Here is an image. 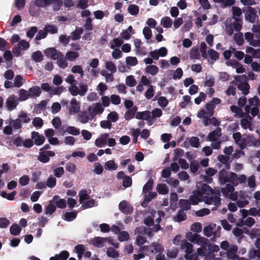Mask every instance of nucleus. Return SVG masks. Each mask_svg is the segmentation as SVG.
<instances>
[{
    "instance_id": "nucleus-1",
    "label": "nucleus",
    "mask_w": 260,
    "mask_h": 260,
    "mask_svg": "<svg viewBox=\"0 0 260 260\" xmlns=\"http://www.w3.org/2000/svg\"><path fill=\"white\" fill-rule=\"evenodd\" d=\"M197 190L192 191L189 197V202L192 205H197L203 201L208 205H213L212 210L216 209L220 204L219 192H214L212 189L207 184L199 181L196 183Z\"/></svg>"
},
{
    "instance_id": "nucleus-2",
    "label": "nucleus",
    "mask_w": 260,
    "mask_h": 260,
    "mask_svg": "<svg viewBox=\"0 0 260 260\" xmlns=\"http://www.w3.org/2000/svg\"><path fill=\"white\" fill-rule=\"evenodd\" d=\"M218 176L219 180L221 184L224 185L229 182L233 186L245 183L247 179L246 176L244 174L238 175L235 173L228 172L224 170L219 172Z\"/></svg>"
},
{
    "instance_id": "nucleus-3",
    "label": "nucleus",
    "mask_w": 260,
    "mask_h": 260,
    "mask_svg": "<svg viewBox=\"0 0 260 260\" xmlns=\"http://www.w3.org/2000/svg\"><path fill=\"white\" fill-rule=\"evenodd\" d=\"M220 248L225 252H220L219 255L223 256L225 255L229 259L236 260L238 257L237 252L238 251L237 246L233 244L230 245L227 241H223L220 243Z\"/></svg>"
},
{
    "instance_id": "nucleus-4",
    "label": "nucleus",
    "mask_w": 260,
    "mask_h": 260,
    "mask_svg": "<svg viewBox=\"0 0 260 260\" xmlns=\"http://www.w3.org/2000/svg\"><path fill=\"white\" fill-rule=\"evenodd\" d=\"M248 103L249 105H246L244 109L246 113L249 114L250 111L251 107H252L251 114L253 116L256 115L259 112L258 107L260 106V100L259 98L256 96H254L249 99Z\"/></svg>"
},
{
    "instance_id": "nucleus-5",
    "label": "nucleus",
    "mask_w": 260,
    "mask_h": 260,
    "mask_svg": "<svg viewBox=\"0 0 260 260\" xmlns=\"http://www.w3.org/2000/svg\"><path fill=\"white\" fill-rule=\"evenodd\" d=\"M35 5L40 8H46L52 5L54 11H58L62 4L61 0H34Z\"/></svg>"
},
{
    "instance_id": "nucleus-6",
    "label": "nucleus",
    "mask_w": 260,
    "mask_h": 260,
    "mask_svg": "<svg viewBox=\"0 0 260 260\" xmlns=\"http://www.w3.org/2000/svg\"><path fill=\"white\" fill-rule=\"evenodd\" d=\"M220 230V228L219 226H216L215 224L210 223L204 227L203 232L204 234L208 237H210L212 235L219 237Z\"/></svg>"
},
{
    "instance_id": "nucleus-7",
    "label": "nucleus",
    "mask_w": 260,
    "mask_h": 260,
    "mask_svg": "<svg viewBox=\"0 0 260 260\" xmlns=\"http://www.w3.org/2000/svg\"><path fill=\"white\" fill-rule=\"evenodd\" d=\"M244 37L250 45L253 47L260 46V34L254 35L252 32H247L245 33Z\"/></svg>"
},
{
    "instance_id": "nucleus-8",
    "label": "nucleus",
    "mask_w": 260,
    "mask_h": 260,
    "mask_svg": "<svg viewBox=\"0 0 260 260\" xmlns=\"http://www.w3.org/2000/svg\"><path fill=\"white\" fill-rule=\"evenodd\" d=\"M221 191L223 196L225 198H228L233 201L237 200L236 194L237 193L235 191L234 186L232 184H226L224 187L221 189Z\"/></svg>"
},
{
    "instance_id": "nucleus-9",
    "label": "nucleus",
    "mask_w": 260,
    "mask_h": 260,
    "mask_svg": "<svg viewBox=\"0 0 260 260\" xmlns=\"http://www.w3.org/2000/svg\"><path fill=\"white\" fill-rule=\"evenodd\" d=\"M104 108L100 103H96L90 106L87 108V112L89 113L91 118L93 119L96 115L102 114Z\"/></svg>"
},
{
    "instance_id": "nucleus-10",
    "label": "nucleus",
    "mask_w": 260,
    "mask_h": 260,
    "mask_svg": "<svg viewBox=\"0 0 260 260\" xmlns=\"http://www.w3.org/2000/svg\"><path fill=\"white\" fill-rule=\"evenodd\" d=\"M81 104L75 99H72L68 106V112L70 115H75L80 111Z\"/></svg>"
},
{
    "instance_id": "nucleus-11",
    "label": "nucleus",
    "mask_w": 260,
    "mask_h": 260,
    "mask_svg": "<svg viewBox=\"0 0 260 260\" xmlns=\"http://www.w3.org/2000/svg\"><path fill=\"white\" fill-rule=\"evenodd\" d=\"M112 244L111 240L108 238L95 237L92 239L89 243L97 247H103L106 246V243Z\"/></svg>"
},
{
    "instance_id": "nucleus-12",
    "label": "nucleus",
    "mask_w": 260,
    "mask_h": 260,
    "mask_svg": "<svg viewBox=\"0 0 260 260\" xmlns=\"http://www.w3.org/2000/svg\"><path fill=\"white\" fill-rule=\"evenodd\" d=\"M167 54L168 50L165 47H162L158 49H155L149 52V55L155 60H158L159 57H165Z\"/></svg>"
},
{
    "instance_id": "nucleus-13",
    "label": "nucleus",
    "mask_w": 260,
    "mask_h": 260,
    "mask_svg": "<svg viewBox=\"0 0 260 260\" xmlns=\"http://www.w3.org/2000/svg\"><path fill=\"white\" fill-rule=\"evenodd\" d=\"M29 47V44L25 40H21L19 42L17 46H15L13 49V53L16 56L21 55V50H26Z\"/></svg>"
},
{
    "instance_id": "nucleus-14",
    "label": "nucleus",
    "mask_w": 260,
    "mask_h": 260,
    "mask_svg": "<svg viewBox=\"0 0 260 260\" xmlns=\"http://www.w3.org/2000/svg\"><path fill=\"white\" fill-rule=\"evenodd\" d=\"M18 98L14 95L10 96L7 100L6 104L8 110L12 111L14 109L19 103Z\"/></svg>"
},
{
    "instance_id": "nucleus-15",
    "label": "nucleus",
    "mask_w": 260,
    "mask_h": 260,
    "mask_svg": "<svg viewBox=\"0 0 260 260\" xmlns=\"http://www.w3.org/2000/svg\"><path fill=\"white\" fill-rule=\"evenodd\" d=\"M256 12L253 8L249 7L247 12L245 14L246 20L250 23H254L257 19V16L256 14Z\"/></svg>"
},
{
    "instance_id": "nucleus-16",
    "label": "nucleus",
    "mask_w": 260,
    "mask_h": 260,
    "mask_svg": "<svg viewBox=\"0 0 260 260\" xmlns=\"http://www.w3.org/2000/svg\"><path fill=\"white\" fill-rule=\"evenodd\" d=\"M44 54L46 56L50 57L53 60H57L62 54L54 48H49L46 49Z\"/></svg>"
},
{
    "instance_id": "nucleus-17",
    "label": "nucleus",
    "mask_w": 260,
    "mask_h": 260,
    "mask_svg": "<svg viewBox=\"0 0 260 260\" xmlns=\"http://www.w3.org/2000/svg\"><path fill=\"white\" fill-rule=\"evenodd\" d=\"M217 173V170L212 168H208L205 172V175H201V179L207 183L212 182L213 179L212 176H214Z\"/></svg>"
},
{
    "instance_id": "nucleus-18",
    "label": "nucleus",
    "mask_w": 260,
    "mask_h": 260,
    "mask_svg": "<svg viewBox=\"0 0 260 260\" xmlns=\"http://www.w3.org/2000/svg\"><path fill=\"white\" fill-rule=\"evenodd\" d=\"M135 117L138 119L146 120L148 125H151V121L150 120L151 119L150 111L138 112L136 113Z\"/></svg>"
},
{
    "instance_id": "nucleus-19",
    "label": "nucleus",
    "mask_w": 260,
    "mask_h": 260,
    "mask_svg": "<svg viewBox=\"0 0 260 260\" xmlns=\"http://www.w3.org/2000/svg\"><path fill=\"white\" fill-rule=\"evenodd\" d=\"M31 139L34 140L35 144L37 146L42 145L45 140V138L43 135L35 131L31 133Z\"/></svg>"
},
{
    "instance_id": "nucleus-20",
    "label": "nucleus",
    "mask_w": 260,
    "mask_h": 260,
    "mask_svg": "<svg viewBox=\"0 0 260 260\" xmlns=\"http://www.w3.org/2000/svg\"><path fill=\"white\" fill-rule=\"evenodd\" d=\"M120 210L124 214H131L133 211V208L125 201H121L119 205Z\"/></svg>"
},
{
    "instance_id": "nucleus-21",
    "label": "nucleus",
    "mask_w": 260,
    "mask_h": 260,
    "mask_svg": "<svg viewBox=\"0 0 260 260\" xmlns=\"http://www.w3.org/2000/svg\"><path fill=\"white\" fill-rule=\"evenodd\" d=\"M109 137L108 133L101 134L95 141L94 144L98 147L101 148L107 144V141Z\"/></svg>"
},
{
    "instance_id": "nucleus-22",
    "label": "nucleus",
    "mask_w": 260,
    "mask_h": 260,
    "mask_svg": "<svg viewBox=\"0 0 260 260\" xmlns=\"http://www.w3.org/2000/svg\"><path fill=\"white\" fill-rule=\"evenodd\" d=\"M241 126L244 129H248L250 131L253 130V127L251 124V118L249 116L241 120Z\"/></svg>"
},
{
    "instance_id": "nucleus-23",
    "label": "nucleus",
    "mask_w": 260,
    "mask_h": 260,
    "mask_svg": "<svg viewBox=\"0 0 260 260\" xmlns=\"http://www.w3.org/2000/svg\"><path fill=\"white\" fill-rule=\"evenodd\" d=\"M180 249L184 250L185 254H188L193 252V245L190 243L188 242L186 240H183L182 243L181 244Z\"/></svg>"
},
{
    "instance_id": "nucleus-24",
    "label": "nucleus",
    "mask_w": 260,
    "mask_h": 260,
    "mask_svg": "<svg viewBox=\"0 0 260 260\" xmlns=\"http://www.w3.org/2000/svg\"><path fill=\"white\" fill-rule=\"evenodd\" d=\"M221 135V129L220 128H217L215 131L209 133L208 136V138L210 141H216L218 140V138Z\"/></svg>"
},
{
    "instance_id": "nucleus-25",
    "label": "nucleus",
    "mask_w": 260,
    "mask_h": 260,
    "mask_svg": "<svg viewBox=\"0 0 260 260\" xmlns=\"http://www.w3.org/2000/svg\"><path fill=\"white\" fill-rule=\"evenodd\" d=\"M226 64L235 68L237 73H243L245 72V69L237 61L230 60L227 61Z\"/></svg>"
},
{
    "instance_id": "nucleus-26",
    "label": "nucleus",
    "mask_w": 260,
    "mask_h": 260,
    "mask_svg": "<svg viewBox=\"0 0 260 260\" xmlns=\"http://www.w3.org/2000/svg\"><path fill=\"white\" fill-rule=\"evenodd\" d=\"M89 113L87 111L81 112L79 115V120L83 124L87 123L90 120H92Z\"/></svg>"
},
{
    "instance_id": "nucleus-27",
    "label": "nucleus",
    "mask_w": 260,
    "mask_h": 260,
    "mask_svg": "<svg viewBox=\"0 0 260 260\" xmlns=\"http://www.w3.org/2000/svg\"><path fill=\"white\" fill-rule=\"evenodd\" d=\"M162 114V111L159 108H155L150 112L151 119L150 120L151 121V125L155 121L156 118L160 117Z\"/></svg>"
},
{
    "instance_id": "nucleus-28",
    "label": "nucleus",
    "mask_w": 260,
    "mask_h": 260,
    "mask_svg": "<svg viewBox=\"0 0 260 260\" xmlns=\"http://www.w3.org/2000/svg\"><path fill=\"white\" fill-rule=\"evenodd\" d=\"M30 98H36L40 96L41 93V90L39 87L34 86L28 89Z\"/></svg>"
},
{
    "instance_id": "nucleus-29",
    "label": "nucleus",
    "mask_w": 260,
    "mask_h": 260,
    "mask_svg": "<svg viewBox=\"0 0 260 260\" xmlns=\"http://www.w3.org/2000/svg\"><path fill=\"white\" fill-rule=\"evenodd\" d=\"M237 88V84L234 82H232L230 83V85L228 87L225 91V93L228 96L236 95V90Z\"/></svg>"
},
{
    "instance_id": "nucleus-30",
    "label": "nucleus",
    "mask_w": 260,
    "mask_h": 260,
    "mask_svg": "<svg viewBox=\"0 0 260 260\" xmlns=\"http://www.w3.org/2000/svg\"><path fill=\"white\" fill-rule=\"evenodd\" d=\"M52 200H54V204L59 208H64L66 207L67 202L64 199H60L57 196H55Z\"/></svg>"
},
{
    "instance_id": "nucleus-31",
    "label": "nucleus",
    "mask_w": 260,
    "mask_h": 260,
    "mask_svg": "<svg viewBox=\"0 0 260 260\" xmlns=\"http://www.w3.org/2000/svg\"><path fill=\"white\" fill-rule=\"evenodd\" d=\"M69 256V253L67 251L63 250L59 254L50 257V260H66Z\"/></svg>"
},
{
    "instance_id": "nucleus-32",
    "label": "nucleus",
    "mask_w": 260,
    "mask_h": 260,
    "mask_svg": "<svg viewBox=\"0 0 260 260\" xmlns=\"http://www.w3.org/2000/svg\"><path fill=\"white\" fill-rule=\"evenodd\" d=\"M161 25L166 28H170L173 25V20L168 16L162 17L160 21Z\"/></svg>"
},
{
    "instance_id": "nucleus-33",
    "label": "nucleus",
    "mask_w": 260,
    "mask_h": 260,
    "mask_svg": "<svg viewBox=\"0 0 260 260\" xmlns=\"http://www.w3.org/2000/svg\"><path fill=\"white\" fill-rule=\"evenodd\" d=\"M207 54L210 59V63L211 64L213 63L219 58V53L213 49H209Z\"/></svg>"
},
{
    "instance_id": "nucleus-34",
    "label": "nucleus",
    "mask_w": 260,
    "mask_h": 260,
    "mask_svg": "<svg viewBox=\"0 0 260 260\" xmlns=\"http://www.w3.org/2000/svg\"><path fill=\"white\" fill-rule=\"evenodd\" d=\"M246 52L247 53L251 54L252 56L254 58H260V49H255L251 47H247Z\"/></svg>"
},
{
    "instance_id": "nucleus-35",
    "label": "nucleus",
    "mask_w": 260,
    "mask_h": 260,
    "mask_svg": "<svg viewBox=\"0 0 260 260\" xmlns=\"http://www.w3.org/2000/svg\"><path fill=\"white\" fill-rule=\"evenodd\" d=\"M118 166L114 160H110L105 162L104 168L106 170L115 171L117 170Z\"/></svg>"
},
{
    "instance_id": "nucleus-36",
    "label": "nucleus",
    "mask_w": 260,
    "mask_h": 260,
    "mask_svg": "<svg viewBox=\"0 0 260 260\" xmlns=\"http://www.w3.org/2000/svg\"><path fill=\"white\" fill-rule=\"evenodd\" d=\"M146 72L152 76H154L158 73L159 69L155 65H148L145 68Z\"/></svg>"
},
{
    "instance_id": "nucleus-37",
    "label": "nucleus",
    "mask_w": 260,
    "mask_h": 260,
    "mask_svg": "<svg viewBox=\"0 0 260 260\" xmlns=\"http://www.w3.org/2000/svg\"><path fill=\"white\" fill-rule=\"evenodd\" d=\"M54 200L50 201L49 204L45 208V214L51 215L56 210V206L54 204Z\"/></svg>"
},
{
    "instance_id": "nucleus-38",
    "label": "nucleus",
    "mask_w": 260,
    "mask_h": 260,
    "mask_svg": "<svg viewBox=\"0 0 260 260\" xmlns=\"http://www.w3.org/2000/svg\"><path fill=\"white\" fill-rule=\"evenodd\" d=\"M209 243L208 240L201 235H199L197 240H196L194 244L200 245L201 247H204L206 248Z\"/></svg>"
},
{
    "instance_id": "nucleus-39",
    "label": "nucleus",
    "mask_w": 260,
    "mask_h": 260,
    "mask_svg": "<svg viewBox=\"0 0 260 260\" xmlns=\"http://www.w3.org/2000/svg\"><path fill=\"white\" fill-rule=\"evenodd\" d=\"M30 98L29 92L28 90L24 89H21L19 91V101H25Z\"/></svg>"
},
{
    "instance_id": "nucleus-40",
    "label": "nucleus",
    "mask_w": 260,
    "mask_h": 260,
    "mask_svg": "<svg viewBox=\"0 0 260 260\" xmlns=\"http://www.w3.org/2000/svg\"><path fill=\"white\" fill-rule=\"evenodd\" d=\"M186 219V213L182 210H180L178 211L177 214L174 217V221L176 222H181L185 220Z\"/></svg>"
},
{
    "instance_id": "nucleus-41",
    "label": "nucleus",
    "mask_w": 260,
    "mask_h": 260,
    "mask_svg": "<svg viewBox=\"0 0 260 260\" xmlns=\"http://www.w3.org/2000/svg\"><path fill=\"white\" fill-rule=\"evenodd\" d=\"M214 3L220 4L222 8H225L234 4L235 0H213Z\"/></svg>"
},
{
    "instance_id": "nucleus-42",
    "label": "nucleus",
    "mask_w": 260,
    "mask_h": 260,
    "mask_svg": "<svg viewBox=\"0 0 260 260\" xmlns=\"http://www.w3.org/2000/svg\"><path fill=\"white\" fill-rule=\"evenodd\" d=\"M237 87L241 90L244 95H246L249 92V85L246 82L240 83L237 84Z\"/></svg>"
},
{
    "instance_id": "nucleus-43",
    "label": "nucleus",
    "mask_w": 260,
    "mask_h": 260,
    "mask_svg": "<svg viewBox=\"0 0 260 260\" xmlns=\"http://www.w3.org/2000/svg\"><path fill=\"white\" fill-rule=\"evenodd\" d=\"M156 190L160 194H166L169 192L168 187L165 184H159L156 186Z\"/></svg>"
},
{
    "instance_id": "nucleus-44",
    "label": "nucleus",
    "mask_w": 260,
    "mask_h": 260,
    "mask_svg": "<svg viewBox=\"0 0 260 260\" xmlns=\"http://www.w3.org/2000/svg\"><path fill=\"white\" fill-rule=\"evenodd\" d=\"M71 72L74 74H79L81 78L83 77L84 71L82 67L80 65L74 66L71 69Z\"/></svg>"
},
{
    "instance_id": "nucleus-45",
    "label": "nucleus",
    "mask_w": 260,
    "mask_h": 260,
    "mask_svg": "<svg viewBox=\"0 0 260 260\" xmlns=\"http://www.w3.org/2000/svg\"><path fill=\"white\" fill-rule=\"evenodd\" d=\"M31 58L35 61L39 62L43 59V55L41 51H37L32 53Z\"/></svg>"
},
{
    "instance_id": "nucleus-46",
    "label": "nucleus",
    "mask_w": 260,
    "mask_h": 260,
    "mask_svg": "<svg viewBox=\"0 0 260 260\" xmlns=\"http://www.w3.org/2000/svg\"><path fill=\"white\" fill-rule=\"evenodd\" d=\"M127 11L130 14L133 16H136L139 12V8L137 5H130L127 8Z\"/></svg>"
},
{
    "instance_id": "nucleus-47",
    "label": "nucleus",
    "mask_w": 260,
    "mask_h": 260,
    "mask_svg": "<svg viewBox=\"0 0 260 260\" xmlns=\"http://www.w3.org/2000/svg\"><path fill=\"white\" fill-rule=\"evenodd\" d=\"M123 43L122 40L120 38H114L110 42V47L112 49H114L116 47H120Z\"/></svg>"
},
{
    "instance_id": "nucleus-48",
    "label": "nucleus",
    "mask_w": 260,
    "mask_h": 260,
    "mask_svg": "<svg viewBox=\"0 0 260 260\" xmlns=\"http://www.w3.org/2000/svg\"><path fill=\"white\" fill-rule=\"evenodd\" d=\"M82 206L84 208H91L95 206L97 204L93 199H88L84 201L82 204Z\"/></svg>"
},
{
    "instance_id": "nucleus-49",
    "label": "nucleus",
    "mask_w": 260,
    "mask_h": 260,
    "mask_svg": "<svg viewBox=\"0 0 260 260\" xmlns=\"http://www.w3.org/2000/svg\"><path fill=\"white\" fill-rule=\"evenodd\" d=\"M157 196V193L155 192H151L147 195L145 196L144 200L142 203L143 206H145V204L150 202L152 199L155 198Z\"/></svg>"
},
{
    "instance_id": "nucleus-50",
    "label": "nucleus",
    "mask_w": 260,
    "mask_h": 260,
    "mask_svg": "<svg viewBox=\"0 0 260 260\" xmlns=\"http://www.w3.org/2000/svg\"><path fill=\"white\" fill-rule=\"evenodd\" d=\"M190 203L187 200L181 199L179 201V206L184 210H188L190 208Z\"/></svg>"
},
{
    "instance_id": "nucleus-51",
    "label": "nucleus",
    "mask_w": 260,
    "mask_h": 260,
    "mask_svg": "<svg viewBox=\"0 0 260 260\" xmlns=\"http://www.w3.org/2000/svg\"><path fill=\"white\" fill-rule=\"evenodd\" d=\"M75 249L77 254L78 259L81 260L85 251L84 246L83 245L79 244L75 247Z\"/></svg>"
},
{
    "instance_id": "nucleus-52",
    "label": "nucleus",
    "mask_w": 260,
    "mask_h": 260,
    "mask_svg": "<svg viewBox=\"0 0 260 260\" xmlns=\"http://www.w3.org/2000/svg\"><path fill=\"white\" fill-rule=\"evenodd\" d=\"M105 68L112 73H115L117 70L116 67L111 61H107L105 62Z\"/></svg>"
},
{
    "instance_id": "nucleus-53",
    "label": "nucleus",
    "mask_w": 260,
    "mask_h": 260,
    "mask_svg": "<svg viewBox=\"0 0 260 260\" xmlns=\"http://www.w3.org/2000/svg\"><path fill=\"white\" fill-rule=\"evenodd\" d=\"M125 83L129 87H134L137 84V81L134 77L132 75H129L126 77L125 79Z\"/></svg>"
},
{
    "instance_id": "nucleus-54",
    "label": "nucleus",
    "mask_w": 260,
    "mask_h": 260,
    "mask_svg": "<svg viewBox=\"0 0 260 260\" xmlns=\"http://www.w3.org/2000/svg\"><path fill=\"white\" fill-rule=\"evenodd\" d=\"M119 118L118 114L117 112L115 111L111 112L107 115V119L110 122H116Z\"/></svg>"
},
{
    "instance_id": "nucleus-55",
    "label": "nucleus",
    "mask_w": 260,
    "mask_h": 260,
    "mask_svg": "<svg viewBox=\"0 0 260 260\" xmlns=\"http://www.w3.org/2000/svg\"><path fill=\"white\" fill-rule=\"evenodd\" d=\"M79 56L78 52L74 51H69L66 54L67 59L70 61L76 60Z\"/></svg>"
},
{
    "instance_id": "nucleus-56",
    "label": "nucleus",
    "mask_w": 260,
    "mask_h": 260,
    "mask_svg": "<svg viewBox=\"0 0 260 260\" xmlns=\"http://www.w3.org/2000/svg\"><path fill=\"white\" fill-rule=\"evenodd\" d=\"M235 42L239 46L242 45L244 43L243 34L241 32L236 33L234 35V37Z\"/></svg>"
},
{
    "instance_id": "nucleus-57",
    "label": "nucleus",
    "mask_w": 260,
    "mask_h": 260,
    "mask_svg": "<svg viewBox=\"0 0 260 260\" xmlns=\"http://www.w3.org/2000/svg\"><path fill=\"white\" fill-rule=\"evenodd\" d=\"M154 94L155 90L153 88V86L152 85L148 87L144 95L146 99L149 100L154 96Z\"/></svg>"
},
{
    "instance_id": "nucleus-58",
    "label": "nucleus",
    "mask_w": 260,
    "mask_h": 260,
    "mask_svg": "<svg viewBox=\"0 0 260 260\" xmlns=\"http://www.w3.org/2000/svg\"><path fill=\"white\" fill-rule=\"evenodd\" d=\"M77 216V213L75 212H66L63 217V219L66 221H70L74 220Z\"/></svg>"
},
{
    "instance_id": "nucleus-59",
    "label": "nucleus",
    "mask_w": 260,
    "mask_h": 260,
    "mask_svg": "<svg viewBox=\"0 0 260 260\" xmlns=\"http://www.w3.org/2000/svg\"><path fill=\"white\" fill-rule=\"evenodd\" d=\"M79 202L82 204L84 201L89 199V195L86 190H82L79 192Z\"/></svg>"
},
{
    "instance_id": "nucleus-60",
    "label": "nucleus",
    "mask_w": 260,
    "mask_h": 260,
    "mask_svg": "<svg viewBox=\"0 0 260 260\" xmlns=\"http://www.w3.org/2000/svg\"><path fill=\"white\" fill-rule=\"evenodd\" d=\"M24 82L23 78L20 75H17L14 80V86L16 87H21Z\"/></svg>"
},
{
    "instance_id": "nucleus-61",
    "label": "nucleus",
    "mask_w": 260,
    "mask_h": 260,
    "mask_svg": "<svg viewBox=\"0 0 260 260\" xmlns=\"http://www.w3.org/2000/svg\"><path fill=\"white\" fill-rule=\"evenodd\" d=\"M199 234L197 233H192L191 232H187L185 234L186 238L191 242L194 243L196 240H197Z\"/></svg>"
},
{
    "instance_id": "nucleus-62",
    "label": "nucleus",
    "mask_w": 260,
    "mask_h": 260,
    "mask_svg": "<svg viewBox=\"0 0 260 260\" xmlns=\"http://www.w3.org/2000/svg\"><path fill=\"white\" fill-rule=\"evenodd\" d=\"M57 60L58 66L62 69H64L68 66V62L64 57V55L62 54Z\"/></svg>"
},
{
    "instance_id": "nucleus-63",
    "label": "nucleus",
    "mask_w": 260,
    "mask_h": 260,
    "mask_svg": "<svg viewBox=\"0 0 260 260\" xmlns=\"http://www.w3.org/2000/svg\"><path fill=\"white\" fill-rule=\"evenodd\" d=\"M190 57L193 59H198L200 57L199 50L197 48H192L190 51Z\"/></svg>"
},
{
    "instance_id": "nucleus-64",
    "label": "nucleus",
    "mask_w": 260,
    "mask_h": 260,
    "mask_svg": "<svg viewBox=\"0 0 260 260\" xmlns=\"http://www.w3.org/2000/svg\"><path fill=\"white\" fill-rule=\"evenodd\" d=\"M259 230H253L251 231L250 234L252 238L254 237L257 234L258 236H259V237L257 238L255 242V245L258 249H260V235L259 234Z\"/></svg>"
}]
</instances>
